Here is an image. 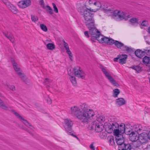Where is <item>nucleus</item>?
I'll use <instances>...</instances> for the list:
<instances>
[{
    "label": "nucleus",
    "mask_w": 150,
    "mask_h": 150,
    "mask_svg": "<svg viewBox=\"0 0 150 150\" xmlns=\"http://www.w3.org/2000/svg\"><path fill=\"white\" fill-rule=\"evenodd\" d=\"M70 114L75 117L82 122L87 123L90 119L94 115L93 110L89 108L87 105L83 103L81 105L80 108L76 106L70 108Z\"/></svg>",
    "instance_id": "1"
},
{
    "label": "nucleus",
    "mask_w": 150,
    "mask_h": 150,
    "mask_svg": "<svg viewBox=\"0 0 150 150\" xmlns=\"http://www.w3.org/2000/svg\"><path fill=\"white\" fill-rule=\"evenodd\" d=\"M93 9L87 8L83 12V17L85 21V23L87 27H89L90 24L93 25L94 23V20L92 16V14L90 12H95Z\"/></svg>",
    "instance_id": "2"
},
{
    "label": "nucleus",
    "mask_w": 150,
    "mask_h": 150,
    "mask_svg": "<svg viewBox=\"0 0 150 150\" xmlns=\"http://www.w3.org/2000/svg\"><path fill=\"white\" fill-rule=\"evenodd\" d=\"M100 68L106 77L111 83L115 86H117L118 85L117 83L116 82V81L112 76L110 73L105 67L102 65H100Z\"/></svg>",
    "instance_id": "3"
},
{
    "label": "nucleus",
    "mask_w": 150,
    "mask_h": 150,
    "mask_svg": "<svg viewBox=\"0 0 150 150\" xmlns=\"http://www.w3.org/2000/svg\"><path fill=\"white\" fill-rule=\"evenodd\" d=\"M64 127L66 130L67 131L68 134L77 137L71 131V127L73 124V122L70 119H67L64 120Z\"/></svg>",
    "instance_id": "4"
},
{
    "label": "nucleus",
    "mask_w": 150,
    "mask_h": 150,
    "mask_svg": "<svg viewBox=\"0 0 150 150\" xmlns=\"http://www.w3.org/2000/svg\"><path fill=\"white\" fill-rule=\"evenodd\" d=\"M114 15L115 16L118 17L120 20L125 19L127 20L130 17V16L126 13L118 10L114 11Z\"/></svg>",
    "instance_id": "5"
},
{
    "label": "nucleus",
    "mask_w": 150,
    "mask_h": 150,
    "mask_svg": "<svg viewBox=\"0 0 150 150\" xmlns=\"http://www.w3.org/2000/svg\"><path fill=\"white\" fill-rule=\"evenodd\" d=\"M73 70L75 76L79 78L84 79L85 76V74L80 67L78 66L75 67Z\"/></svg>",
    "instance_id": "6"
},
{
    "label": "nucleus",
    "mask_w": 150,
    "mask_h": 150,
    "mask_svg": "<svg viewBox=\"0 0 150 150\" xmlns=\"http://www.w3.org/2000/svg\"><path fill=\"white\" fill-rule=\"evenodd\" d=\"M11 62L15 70L17 72V74L24 81H26L27 80V77L24 74L21 72L20 69L17 66L16 62L13 60H11Z\"/></svg>",
    "instance_id": "7"
},
{
    "label": "nucleus",
    "mask_w": 150,
    "mask_h": 150,
    "mask_svg": "<svg viewBox=\"0 0 150 150\" xmlns=\"http://www.w3.org/2000/svg\"><path fill=\"white\" fill-rule=\"evenodd\" d=\"M92 127L95 128V131L98 132H101L103 129V126L100 123L94 121L92 124Z\"/></svg>",
    "instance_id": "8"
},
{
    "label": "nucleus",
    "mask_w": 150,
    "mask_h": 150,
    "mask_svg": "<svg viewBox=\"0 0 150 150\" xmlns=\"http://www.w3.org/2000/svg\"><path fill=\"white\" fill-rule=\"evenodd\" d=\"M39 1L41 6L45 10L47 13L50 15H52L53 13V12L52 8L48 5L45 6L43 0H39Z\"/></svg>",
    "instance_id": "9"
},
{
    "label": "nucleus",
    "mask_w": 150,
    "mask_h": 150,
    "mask_svg": "<svg viewBox=\"0 0 150 150\" xmlns=\"http://www.w3.org/2000/svg\"><path fill=\"white\" fill-rule=\"evenodd\" d=\"M31 3L30 0H23L19 1L18 5L20 8H24L30 6Z\"/></svg>",
    "instance_id": "10"
},
{
    "label": "nucleus",
    "mask_w": 150,
    "mask_h": 150,
    "mask_svg": "<svg viewBox=\"0 0 150 150\" xmlns=\"http://www.w3.org/2000/svg\"><path fill=\"white\" fill-rule=\"evenodd\" d=\"M89 25L90 27H88L89 30V34L92 36V38L93 39V37H95L98 33H99V31L94 27V23L92 25L91 24Z\"/></svg>",
    "instance_id": "11"
},
{
    "label": "nucleus",
    "mask_w": 150,
    "mask_h": 150,
    "mask_svg": "<svg viewBox=\"0 0 150 150\" xmlns=\"http://www.w3.org/2000/svg\"><path fill=\"white\" fill-rule=\"evenodd\" d=\"M14 114L26 126L28 127H30L31 129L33 128V127L31 126V125L27 120L24 119L18 113L16 112L14 113Z\"/></svg>",
    "instance_id": "12"
},
{
    "label": "nucleus",
    "mask_w": 150,
    "mask_h": 150,
    "mask_svg": "<svg viewBox=\"0 0 150 150\" xmlns=\"http://www.w3.org/2000/svg\"><path fill=\"white\" fill-rule=\"evenodd\" d=\"M139 134L134 132H132L129 136V139L132 142H135L139 139Z\"/></svg>",
    "instance_id": "13"
},
{
    "label": "nucleus",
    "mask_w": 150,
    "mask_h": 150,
    "mask_svg": "<svg viewBox=\"0 0 150 150\" xmlns=\"http://www.w3.org/2000/svg\"><path fill=\"white\" fill-rule=\"evenodd\" d=\"M119 63L121 64L126 63L127 59V55L125 54H122L119 55Z\"/></svg>",
    "instance_id": "14"
},
{
    "label": "nucleus",
    "mask_w": 150,
    "mask_h": 150,
    "mask_svg": "<svg viewBox=\"0 0 150 150\" xmlns=\"http://www.w3.org/2000/svg\"><path fill=\"white\" fill-rule=\"evenodd\" d=\"M116 140L117 144L119 145L118 148H120V146L122 144L125 143L124 142V139L123 136L122 135H120L119 136H117L116 137Z\"/></svg>",
    "instance_id": "15"
},
{
    "label": "nucleus",
    "mask_w": 150,
    "mask_h": 150,
    "mask_svg": "<svg viewBox=\"0 0 150 150\" xmlns=\"http://www.w3.org/2000/svg\"><path fill=\"white\" fill-rule=\"evenodd\" d=\"M148 138V134L146 133H143L139 134V139L141 142H145Z\"/></svg>",
    "instance_id": "16"
},
{
    "label": "nucleus",
    "mask_w": 150,
    "mask_h": 150,
    "mask_svg": "<svg viewBox=\"0 0 150 150\" xmlns=\"http://www.w3.org/2000/svg\"><path fill=\"white\" fill-rule=\"evenodd\" d=\"M113 41V40L111 38H108L106 37L103 36L101 43H105L108 45H112Z\"/></svg>",
    "instance_id": "17"
},
{
    "label": "nucleus",
    "mask_w": 150,
    "mask_h": 150,
    "mask_svg": "<svg viewBox=\"0 0 150 150\" xmlns=\"http://www.w3.org/2000/svg\"><path fill=\"white\" fill-rule=\"evenodd\" d=\"M115 103L118 106H120L126 104V101L123 98H119L116 100Z\"/></svg>",
    "instance_id": "18"
},
{
    "label": "nucleus",
    "mask_w": 150,
    "mask_h": 150,
    "mask_svg": "<svg viewBox=\"0 0 150 150\" xmlns=\"http://www.w3.org/2000/svg\"><path fill=\"white\" fill-rule=\"evenodd\" d=\"M131 149V145L129 144H126L125 143L120 146L119 150H130Z\"/></svg>",
    "instance_id": "19"
},
{
    "label": "nucleus",
    "mask_w": 150,
    "mask_h": 150,
    "mask_svg": "<svg viewBox=\"0 0 150 150\" xmlns=\"http://www.w3.org/2000/svg\"><path fill=\"white\" fill-rule=\"evenodd\" d=\"M3 34L4 36L8 38L11 42H14V39L12 34L8 32H3Z\"/></svg>",
    "instance_id": "20"
},
{
    "label": "nucleus",
    "mask_w": 150,
    "mask_h": 150,
    "mask_svg": "<svg viewBox=\"0 0 150 150\" xmlns=\"http://www.w3.org/2000/svg\"><path fill=\"white\" fill-rule=\"evenodd\" d=\"M64 46L65 48L66 52L69 56V58L71 60H72V56L68 44L65 41H64Z\"/></svg>",
    "instance_id": "21"
},
{
    "label": "nucleus",
    "mask_w": 150,
    "mask_h": 150,
    "mask_svg": "<svg viewBox=\"0 0 150 150\" xmlns=\"http://www.w3.org/2000/svg\"><path fill=\"white\" fill-rule=\"evenodd\" d=\"M8 4V5L7 6L8 8L13 13L16 14L18 11L17 8L11 3Z\"/></svg>",
    "instance_id": "22"
},
{
    "label": "nucleus",
    "mask_w": 150,
    "mask_h": 150,
    "mask_svg": "<svg viewBox=\"0 0 150 150\" xmlns=\"http://www.w3.org/2000/svg\"><path fill=\"white\" fill-rule=\"evenodd\" d=\"M69 75L70 76L69 78V80L72 84L74 86H76L77 83L75 77L73 75H71L70 73L69 74Z\"/></svg>",
    "instance_id": "23"
},
{
    "label": "nucleus",
    "mask_w": 150,
    "mask_h": 150,
    "mask_svg": "<svg viewBox=\"0 0 150 150\" xmlns=\"http://www.w3.org/2000/svg\"><path fill=\"white\" fill-rule=\"evenodd\" d=\"M112 45L113 44L118 48L120 49L122 47L124 46V44L120 42L117 40H113Z\"/></svg>",
    "instance_id": "24"
},
{
    "label": "nucleus",
    "mask_w": 150,
    "mask_h": 150,
    "mask_svg": "<svg viewBox=\"0 0 150 150\" xmlns=\"http://www.w3.org/2000/svg\"><path fill=\"white\" fill-rule=\"evenodd\" d=\"M135 54L137 57L141 58L144 55L145 52L142 51L141 50L138 49L135 51Z\"/></svg>",
    "instance_id": "25"
},
{
    "label": "nucleus",
    "mask_w": 150,
    "mask_h": 150,
    "mask_svg": "<svg viewBox=\"0 0 150 150\" xmlns=\"http://www.w3.org/2000/svg\"><path fill=\"white\" fill-rule=\"evenodd\" d=\"M103 36L100 34V33L99 32V33H98L95 37H93V39H96L98 40L100 43H101L103 39Z\"/></svg>",
    "instance_id": "26"
},
{
    "label": "nucleus",
    "mask_w": 150,
    "mask_h": 150,
    "mask_svg": "<svg viewBox=\"0 0 150 150\" xmlns=\"http://www.w3.org/2000/svg\"><path fill=\"white\" fill-rule=\"evenodd\" d=\"M134 129L135 132H137L136 133H139L140 132L143 130V127H142L141 125H137L134 127Z\"/></svg>",
    "instance_id": "27"
},
{
    "label": "nucleus",
    "mask_w": 150,
    "mask_h": 150,
    "mask_svg": "<svg viewBox=\"0 0 150 150\" xmlns=\"http://www.w3.org/2000/svg\"><path fill=\"white\" fill-rule=\"evenodd\" d=\"M125 124L122 123L119 125V127H118V129L120 131L121 134H123L125 132Z\"/></svg>",
    "instance_id": "28"
},
{
    "label": "nucleus",
    "mask_w": 150,
    "mask_h": 150,
    "mask_svg": "<svg viewBox=\"0 0 150 150\" xmlns=\"http://www.w3.org/2000/svg\"><path fill=\"white\" fill-rule=\"evenodd\" d=\"M101 8L103 9L108 11H112L111 7L110 6H108L107 4H104L102 5Z\"/></svg>",
    "instance_id": "29"
},
{
    "label": "nucleus",
    "mask_w": 150,
    "mask_h": 150,
    "mask_svg": "<svg viewBox=\"0 0 150 150\" xmlns=\"http://www.w3.org/2000/svg\"><path fill=\"white\" fill-rule=\"evenodd\" d=\"M114 139V138L112 136H110L108 137V142L110 145H113L115 144Z\"/></svg>",
    "instance_id": "30"
},
{
    "label": "nucleus",
    "mask_w": 150,
    "mask_h": 150,
    "mask_svg": "<svg viewBox=\"0 0 150 150\" xmlns=\"http://www.w3.org/2000/svg\"><path fill=\"white\" fill-rule=\"evenodd\" d=\"M120 92V91L119 89L116 88L114 89L113 90V96L115 98L117 97Z\"/></svg>",
    "instance_id": "31"
},
{
    "label": "nucleus",
    "mask_w": 150,
    "mask_h": 150,
    "mask_svg": "<svg viewBox=\"0 0 150 150\" xmlns=\"http://www.w3.org/2000/svg\"><path fill=\"white\" fill-rule=\"evenodd\" d=\"M138 19L135 18H132L129 20L130 22L132 25L138 24Z\"/></svg>",
    "instance_id": "32"
},
{
    "label": "nucleus",
    "mask_w": 150,
    "mask_h": 150,
    "mask_svg": "<svg viewBox=\"0 0 150 150\" xmlns=\"http://www.w3.org/2000/svg\"><path fill=\"white\" fill-rule=\"evenodd\" d=\"M47 48L50 50H53L55 49V46L54 44L49 43L46 45Z\"/></svg>",
    "instance_id": "33"
},
{
    "label": "nucleus",
    "mask_w": 150,
    "mask_h": 150,
    "mask_svg": "<svg viewBox=\"0 0 150 150\" xmlns=\"http://www.w3.org/2000/svg\"><path fill=\"white\" fill-rule=\"evenodd\" d=\"M105 118L102 116H98L96 119V120L95 121H96L97 122H99V123L101 122H102L104 121Z\"/></svg>",
    "instance_id": "34"
},
{
    "label": "nucleus",
    "mask_w": 150,
    "mask_h": 150,
    "mask_svg": "<svg viewBox=\"0 0 150 150\" xmlns=\"http://www.w3.org/2000/svg\"><path fill=\"white\" fill-rule=\"evenodd\" d=\"M0 107L2 109L7 110L8 109V107L4 104L2 100L0 99Z\"/></svg>",
    "instance_id": "35"
},
{
    "label": "nucleus",
    "mask_w": 150,
    "mask_h": 150,
    "mask_svg": "<svg viewBox=\"0 0 150 150\" xmlns=\"http://www.w3.org/2000/svg\"><path fill=\"white\" fill-rule=\"evenodd\" d=\"M111 125L112 127L113 130L118 129V127H119V125L117 122H114L112 123Z\"/></svg>",
    "instance_id": "36"
},
{
    "label": "nucleus",
    "mask_w": 150,
    "mask_h": 150,
    "mask_svg": "<svg viewBox=\"0 0 150 150\" xmlns=\"http://www.w3.org/2000/svg\"><path fill=\"white\" fill-rule=\"evenodd\" d=\"M94 5L97 7V8H96L97 10H98L101 8L102 6L100 3L99 1L96 0V3L94 4Z\"/></svg>",
    "instance_id": "37"
},
{
    "label": "nucleus",
    "mask_w": 150,
    "mask_h": 150,
    "mask_svg": "<svg viewBox=\"0 0 150 150\" xmlns=\"http://www.w3.org/2000/svg\"><path fill=\"white\" fill-rule=\"evenodd\" d=\"M133 132L132 131V129L131 128L127 127H125L124 133H125L126 134L129 135L131 132Z\"/></svg>",
    "instance_id": "38"
},
{
    "label": "nucleus",
    "mask_w": 150,
    "mask_h": 150,
    "mask_svg": "<svg viewBox=\"0 0 150 150\" xmlns=\"http://www.w3.org/2000/svg\"><path fill=\"white\" fill-rule=\"evenodd\" d=\"M150 60V59L149 57L145 56L143 59V62L144 64H147L149 62Z\"/></svg>",
    "instance_id": "39"
},
{
    "label": "nucleus",
    "mask_w": 150,
    "mask_h": 150,
    "mask_svg": "<svg viewBox=\"0 0 150 150\" xmlns=\"http://www.w3.org/2000/svg\"><path fill=\"white\" fill-rule=\"evenodd\" d=\"M106 130L108 133H111L113 131L111 124L106 128Z\"/></svg>",
    "instance_id": "40"
},
{
    "label": "nucleus",
    "mask_w": 150,
    "mask_h": 150,
    "mask_svg": "<svg viewBox=\"0 0 150 150\" xmlns=\"http://www.w3.org/2000/svg\"><path fill=\"white\" fill-rule=\"evenodd\" d=\"M40 27L41 29L44 31L46 32L47 31V28L46 25L43 24L40 25Z\"/></svg>",
    "instance_id": "41"
},
{
    "label": "nucleus",
    "mask_w": 150,
    "mask_h": 150,
    "mask_svg": "<svg viewBox=\"0 0 150 150\" xmlns=\"http://www.w3.org/2000/svg\"><path fill=\"white\" fill-rule=\"evenodd\" d=\"M31 19L32 21L34 22H36L38 20V18L37 16L33 15H31Z\"/></svg>",
    "instance_id": "42"
},
{
    "label": "nucleus",
    "mask_w": 150,
    "mask_h": 150,
    "mask_svg": "<svg viewBox=\"0 0 150 150\" xmlns=\"http://www.w3.org/2000/svg\"><path fill=\"white\" fill-rule=\"evenodd\" d=\"M6 86L10 90H12V91H14L15 90V87L13 85H11L8 84H6Z\"/></svg>",
    "instance_id": "43"
},
{
    "label": "nucleus",
    "mask_w": 150,
    "mask_h": 150,
    "mask_svg": "<svg viewBox=\"0 0 150 150\" xmlns=\"http://www.w3.org/2000/svg\"><path fill=\"white\" fill-rule=\"evenodd\" d=\"M113 132L114 133V135L116 136V137H117V136H119L120 135H121L120 132L118 129L115 130H113Z\"/></svg>",
    "instance_id": "44"
},
{
    "label": "nucleus",
    "mask_w": 150,
    "mask_h": 150,
    "mask_svg": "<svg viewBox=\"0 0 150 150\" xmlns=\"http://www.w3.org/2000/svg\"><path fill=\"white\" fill-rule=\"evenodd\" d=\"M52 5L53 6V8L54 9V11L55 13H58V10L57 7L56 6V5L54 3H52Z\"/></svg>",
    "instance_id": "45"
},
{
    "label": "nucleus",
    "mask_w": 150,
    "mask_h": 150,
    "mask_svg": "<svg viewBox=\"0 0 150 150\" xmlns=\"http://www.w3.org/2000/svg\"><path fill=\"white\" fill-rule=\"evenodd\" d=\"M134 70L138 72L142 71L141 68L139 66H135Z\"/></svg>",
    "instance_id": "46"
},
{
    "label": "nucleus",
    "mask_w": 150,
    "mask_h": 150,
    "mask_svg": "<svg viewBox=\"0 0 150 150\" xmlns=\"http://www.w3.org/2000/svg\"><path fill=\"white\" fill-rule=\"evenodd\" d=\"M96 0H88L87 1V2H88L89 4H93L94 5L96 3Z\"/></svg>",
    "instance_id": "47"
},
{
    "label": "nucleus",
    "mask_w": 150,
    "mask_h": 150,
    "mask_svg": "<svg viewBox=\"0 0 150 150\" xmlns=\"http://www.w3.org/2000/svg\"><path fill=\"white\" fill-rule=\"evenodd\" d=\"M47 102L49 104H50L52 103V100L48 96H47Z\"/></svg>",
    "instance_id": "48"
},
{
    "label": "nucleus",
    "mask_w": 150,
    "mask_h": 150,
    "mask_svg": "<svg viewBox=\"0 0 150 150\" xmlns=\"http://www.w3.org/2000/svg\"><path fill=\"white\" fill-rule=\"evenodd\" d=\"M141 24L142 25L144 26H147L148 25V22L146 21H144L142 22Z\"/></svg>",
    "instance_id": "49"
},
{
    "label": "nucleus",
    "mask_w": 150,
    "mask_h": 150,
    "mask_svg": "<svg viewBox=\"0 0 150 150\" xmlns=\"http://www.w3.org/2000/svg\"><path fill=\"white\" fill-rule=\"evenodd\" d=\"M124 47L126 49L127 51L131 52L132 50V49L126 46H124Z\"/></svg>",
    "instance_id": "50"
},
{
    "label": "nucleus",
    "mask_w": 150,
    "mask_h": 150,
    "mask_svg": "<svg viewBox=\"0 0 150 150\" xmlns=\"http://www.w3.org/2000/svg\"><path fill=\"white\" fill-rule=\"evenodd\" d=\"M3 1L7 7L8 5V4H11V3L9 2L7 0H3Z\"/></svg>",
    "instance_id": "51"
},
{
    "label": "nucleus",
    "mask_w": 150,
    "mask_h": 150,
    "mask_svg": "<svg viewBox=\"0 0 150 150\" xmlns=\"http://www.w3.org/2000/svg\"><path fill=\"white\" fill-rule=\"evenodd\" d=\"M145 114H146V113H148L150 112V109L146 107L145 108Z\"/></svg>",
    "instance_id": "52"
},
{
    "label": "nucleus",
    "mask_w": 150,
    "mask_h": 150,
    "mask_svg": "<svg viewBox=\"0 0 150 150\" xmlns=\"http://www.w3.org/2000/svg\"><path fill=\"white\" fill-rule=\"evenodd\" d=\"M90 148L92 150H95V147L93 146V143L90 145Z\"/></svg>",
    "instance_id": "53"
},
{
    "label": "nucleus",
    "mask_w": 150,
    "mask_h": 150,
    "mask_svg": "<svg viewBox=\"0 0 150 150\" xmlns=\"http://www.w3.org/2000/svg\"><path fill=\"white\" fill-rule=\"evenodd\" d=\"M84 34L85 36L87 38H88L89 37V35L88 34V31H85L84 32Z\"/></svg>",
    "instance_id": "54"
},
{
    "label": "nucleus",
    "mask_w": 150,
    "mask_h": 150,
    "mask_svg": "<svg viewBox=\"0 0 150 150\" xmlns=\"http://www.w3.org/2000/svg\"><path fill=\"white\" fill-rule=\"evenodd\" d=\"M119 59V56L118 55L116 58H115L114 59V61L115 62L118 61V59Z\"/></svg>",
    "instance_id": "55"
},
{
    "label": "nucleus",
    "mask_w": 150,
    "mask_h": 150,
    "mask_svg": "<svg viewBox=\"0 0 150 150\" xmlns=\"http://www.w3.org/2000/svg\"><path fill=\"white\" fill-rule=\"evenodd\" d=\"M135 66H132V67H128L129 68H131L133 69H134Z\"/></svg>",
    "instance_id": "56"
},
{
    "label": "nucleus",
    "mask_w": 150,
    "mask_h": 150,
    "mask_svg": "<svg viewBox=\"0 0 150 150\" xmlns=\"http://www.w3.org/2000/svg\"><path fill=\"white\" fill-rule=\"evenodd\" d=\"M148 138L150 139V131H149L148 134Z\"/></svg>",
    "instance_id": "57"
},
{
    "label": "nucleus",
    "mask_w": 150,
    "mask_h": 150,
    "mask_svg": "<svg viewBox=\"0 0 150 150\" xmlns=\"http://www.w3.org/2000/svg\"><path fill=\"white\" fill-rule=\"evenodd\" d=\"M148 32L150 34V26L148 28Z\"/></svg>",
    "instance_id": "58"
},
{
    "label": "nucleus",
    "mask_w": 150,
    "mask_h": 150,
    "mask_svg": "<svg viewBox=\"0 0 150 150\" xmlns=\"http://www.w3.org/2000/svg\"><path fill=\"white\" fill-rule=\"evenodd\" d=\"M48 79H45V80H46V81H48Z\"/></svg>",
    "instance_id": "59"
},
{
    "label": "nucleus",
    "mask_w": 150,
    "mask_h": 150,
    "mask_svg": "<svg viewBox=\"0 0 150 150\" xmlns=\"http://www.w3.org/2000/svg\"><path fill=\"white\" fill-rule=\"evenodd\" d=\"M25 129V130H27V129Z\"/></svg>",
    "instance_id": "60"
},
{
    "label": "nucleus",
    "mask_w": 150,
    "mask_h": 150,
    "mask_svg": "<svg viewBox=\"0 0 150 150\" xmlns=\"http://www.w3.org/2000/svg\"><path fill=\"white\" fill-rule=\"evenodd\" d=\"M80 9H81V8H79V10H80Z\"/></svg>",
    "instance_id": "61"
}]
</instances>
